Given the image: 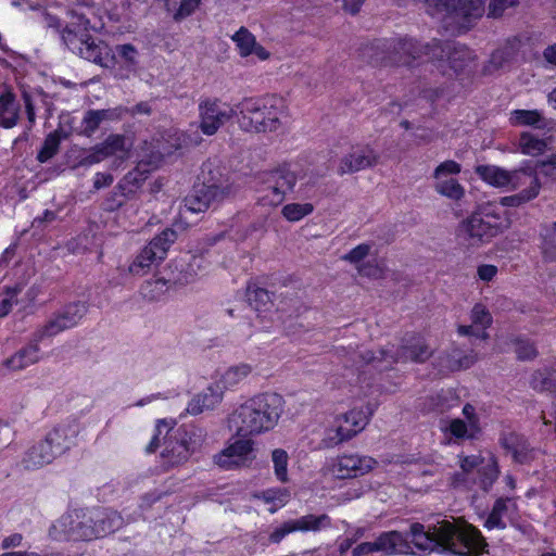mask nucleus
Instances as JSON below:
<instances>
[{
    "instance_id": "58836bf2",
    "label": "nucleus",
    "mask_w": 556,
    "mask_h": 556,
    "mask_svg": "<svg viewBox=\"0 0 556 556\" xmlns=\"http://www.w3.org/2000/svg\"><path fill=\"white\" fill-rule=\"evenodd\" d=\"M97 146L102 152V156H104V159L117 153L126 154L129 151V147L127 146V138L121 134H112L108 136L103 142Z\"/></svg>"
},
{
    "instance_id": "6e6552de",
    "label": "nucleus",
    "mask_w": 556,
    "mask_h": 556,
    "mask_svg": "<svg viewBox=\"0 0 556 556\" xmlns=\"http://www.w3.org/2000/svg\"><path fill=\"white\" fill-rule=\"evenodd\" d=\"M431 15L441 14L445 23L468 30L482 17L485 0H425Z\"/></svg>"
},
{
    "instance_id": "49530a36",
    "label": "nucleus",
    "mask_w": 556,
    "mask_h": 556,
    "mask_svg": "<svg viewBox=\"0 0 556 556\" xmlns=\"http://www.w3.org/2000/svg\"><path fill=\"white\" fill-rule=\"evenodd\" d=\"M271 460L274 463L275 475L281 482L288 481V453L282 448H276L271 453Z\"/></svg>"
},
{
    "instance_id": "603ef678",
    "label": "nucleus",
    "mask_w": 556,
    "mask_h": 556,
    "mask_svg": "<svg viewBox=\"0 0 556 556\" xmlns=\"http://www.w3.org/2000/svg\"><path fill=\"white\" fill-rule=\"evenodd\" d=\"M102 123L97 110H89L85 113L81 122V134L90 137Z\"/></svg>"
},
{
    "instance_id": "8fccbe9b",
    "label": "nucleus",
    "mask_w": 556,
    "mask_h": 556,
    "mask_svg": "<svg viewBox=\"0 0 556 556\" xmlns=\"http://www.w3.org/2000/svg\"><path fill=\"white\" fill-rule=\"evenodd\" d=\"M515 352L517 354L518 359L529 361L533 359L538 355L536 348L534 343L528 339L518 338L515 340Z\"/></svg>"
},
{
    "instance_id": "5fc2aeb1",
    "label": "nucleus",
    "mask_w": 556,
    "mask_h": 556,
    "mask_svg": "<svg viewBox=\"0 0 556 556\" xmlns=\"http://www.w3.org/2000/svg\"><path fill=\"white\" fill-rule=\"evenodd\" d=\"M538 175L556 180V152L536 165Z\"/></svg>"
},
{
    "instance_id": "a19ab883",
    "label": "nucleus",
    "mask_w": 556,
    "mask_h": 556,
    "mask_svg": "<svg viewBox=\"0 0 556 556\" xmlns=\"http://www.w3.org/2000/svg\"><path fill=\"white\" fill-rule=\"evenodd\" d=\"M518 146L523 154L536 156L546 150L547 143L531 132H522Z\"/></svg>"
},
{
    "instance_id": "ea45409f",
    "label": "nucleus",
    "mask_w": 556,
    "mask_h": 556,
    "mask_svg": "<svg viewBox=\"0 0 556 556\" xmlns=\"http://www.w3.org/2000/svg\"><path fill=\"white\" fill-rule=\"evenodd\" d=\"M252 372V366L249 364H239L229 367L220 380L217 383H220L222 387H225V390L228 388H232L244 380Z\"/></svg>"
},
{
    "instance_id": "69168bd1",
    "label": "nucleus",
    "mask_w": 556,
    "mask_h": 556,
    "mask_svg": "<svg viewBox=\"0 0 556 556\" xmlns=\"http://www.w3.org/2000/svg\"><path fill=\"white\" fill-rule=\"evenodd\" d=\"M199 4L200 0H182V3L180 4L176 15H174V18L179 21L191 15L199 7Z\"/></svg>"
},
{
    "instance_id": "e433bc0d",
    "label": "nucleus",
    "mask_w": 556,
    "mask_h": 556,
    "mask_svg": "<svg viewBox=\"0 0 556 556\" xmlns=\"http://www.w3.org/2000/svg\"><path fill=\"white\" fill-rule=\"evenodd\" d=\"M527 179H530L529 188L522 190L517 194L503 197L501 199V204L503 206H519L538 197L540 191V182L538 177L534 176L533 173L531 172V177H527Z\"/></svg>"
},
{
    "instance_id": "c756f323",
    "label": "nucleus",
    "mask_w": 556,
    "mask_h": 556,
    "mask_svg": "<svg viewBox=\"0 0 556 556\" xmlns=\"http://www.w3.org/2000/svg\"><path fill=\"white\" fill-rule=\"evenodd\" d=\"M232 40L236 42L241 56L255 54L260 60L269 58V52L256 42L255 36L245 27H241L233 36Z\"/></svg>"
},
{
    "instance_id": "2eb2a0df",
    "label": "nucleus",
    "mask_w": 556,
    "mask_h": 556,
    "mask_svg": "<svg viewBox=\"0 0 556 556\" xmlns=\"http://www.w3.org/2000/svg\"><path fill=\"white\" fill-rule=\"evenodd\" d=\"M425 46L409 38L392 39L387 42L388 62L394 65L410 66L415 60L422 55L430 58L431 51Z\"/></svg>"
},
{
    "instance_id": "c9c22d12",
    "label": "nucleus",
    "mask_w": 556,
    "mask_h": 556,
    "mask_svg": "<svg viewBox=\"0 0 556 556\" xmlns=\"http://www.w3.org/2000/svg\"><path fill=\"white\" fill-rule=\"evenodd\" d=\"M509 124L541 128L545 126V118L539 110H514L509 114Z\"/></svg>"
},
{
    "instance_id": "b1692460",
    "label": "nucleus",
    "mask_w": 556,
    "mask_h": 556,
    "mask_svg": "<svg viewBox=\"0 0 556 556\" xmlns=\"http://www.w3.org/2000/svg\"><path fill=\"white\" fill-rule=\"evenodd\" d=\"M500 444L507 453L511 454L516 463L525 464L532 458V450L528 440L519 433L504 431L500 437Z\"/></svg>"
},
{
    "instance_id": "20e7f679",
    "label": "nucleus",
    "mask_w": 556,
    "mask_h": 556,
    "mask_svg": "<svg viewBox=\"0 0 556 556\" xmlns=\"http://www.w3.org/2000/svg\"><path fill=\"white\" fill-rule=\"evenodd\" d=\"M125 525L123 516L113 509L94 507L73 509L58 519L52 529L73 541H93L105 538Z\"/></svg>"
},
{
    "instance_id": "a18cd8bd",
    "label": "nucleus",
    "mask_w": 556,
    "mask_h": 556,
    "mask_svg": "<svg viewBox=\"0 0 556 556\" xmlns=\"http://www.w3.org/2000/svg\"><path fill=\"white\" fill-rule=\"evenodd\" d=\"M314 211L311 203H290L282 207L281 214L289 222H299Z\"/></svg>"
},
{
    "instance_id": "dca6fc26",
    "label": "nucleus",
    "mask_w": 556,
    "mask_h": 556,
    "mask_svg": "<svg viewBox=\"0 0 556 556\" xmlns=\"http://www.w3.org/2000/svg\"><path fill=\"white\" fill-rule=\"evenodd\" d=\"M371 415L372 409L366 406L365 408H353L339 416L336 419V437H331L330 440L333 444H339L352 439L365 429Z\"/></svg>"
},
{
    "instance_id": "6e6d98bb",
    "label": "nucleus",
    "mask_w": 556,
    "mask_h": 556,
    "mask_svg": "<svg viewBox=\"0 0 556 556\" xmlns=\"http://www.w3.org/2000/svg\"><path fill=\"white\" fill-rule=\"evenodd\" d=\"M371 245L362 243L352 249L348 254L343 255L342 260L352 264H362L361 262L370 253Z\"/></svg>"
},
{
    "instance_id": "f03ea898",
    "label": "nucleus",
    "mask_w": 556,
    "mask_h": 556,
    "mask_svg": "<svg viewBox=\"0 0 556 556\" xmlns=\"http://www.w3.org/2000/svg\"><path fill=\"white\" fill-rule=\"evenodd\" d=\"M421 552H451L458 556H478L486 546L481 532L471 525L441 520L429 527L415 522L405 535Z\"/></svg>"
},
{
    "instance_id": "412c9836",
    "label": "nucleus",
    "mask_w": 556,
    "mask_h": 556,
    "mask_svg": "<svg viewBox=\"0 0 556 556\" xmlns=\"http://www.w3.org/2000/svg\"><path fill=\"white\" fill-rule=\"evenodd\" d=\"M203 182L200 185L216 193L222 200L233 197L237 192V186L230 180L228 174L211 162L202 166Z\"/></svg>"
},
{
    "instance_id": "37998d69",
    "label": "nucleus",
    "mask_w": 556,
    "mask_h": 556,
    "mask_svg": "<svg viewBox=\"0 0 556 556\" xmlns=\"http://www.w3.org/2000/svg\"><path fill=\"white\" fill-rule=\"evenodd\" d=\"M434 189L441 195L452 200H459L465 194L463 186L454 178L439 179L434 186Z\"/></svg>"
},
{
    "instance_id": "f3484780",
    "label": "nucleus",
    "mask_w": 556,
    "mask_h": 556,
    "mask_svg": "<svg viewBox=\"0 0 556 556\" xmlns=\"http://www.w3.org/2000/svg\"><path fill=\"white\" fill-rule=\"evenodd\" d=\"M475 172L483 181L497 188L516 189L526 184L527 177H531L530 169L520 168L508 172L495 165H478Z\"/></svg>"
},
{
    "instance_id": "052dcab7",
    "label": "nucleus",
    "mask_w": 556,
    "mask_h": 556,
    "mask_svg": "<svg viewBox=\"0 0 556 556\" xmlns=\"http://www.w3.org/2000/svg\"><path fill=\"white\" fill-rule=\"evenodd\" d=\"M460 164H458L455 161L448 160L437 166L433 173V177L435 179H440L444 175H456L460 173Z\"/></svg>"
},
{
    "instance_id": "e2e57ef3",
    "label": "nucleus",
    "mask_w": 556,
    "mask_h": 556,
    "mask_svg": "<svg viewBox=\"0 0 556 556\" xmlns=\"http://www.w3.org/2000/svg\"><path fill=\"white\" fill-rule=\"evenodd\" d=\"M541 251L545 262H556V240L544 237L541 244Z\"/></svg>"
},
{
    "instance_id": "0eeeda50",
    "label": "nucleus",
    "mask_w": 556,
    "mask_h": 556,
    "mask_svg": "<svg viewBox=\"0 0 556 556\" xmlns=\"http://www.w3.org/2000/svg\"><path fill=\"white\" fill-rule=\"evenodd\" d=\"M433 355V350L427 343L426 339L419 334H412L405 338L401 346L395 351L380 350L379 355L372 351H353L351 361L355 366H362L370 363L388 362L389 365L394 363H425Z\"/></svg>"
},
{
    "instance_id": "a211bd4d",
    "label": "nucleus",
    "mask_w": 556,
    "mask_h": 556,
    "mask_svg": "<svg viewBox=\"0 0 556 556\" xmlns=\"http://www.w3.org/2000/svg\"><path fill=\"white\" fill-rule=\"evenodd\" d=\"M427 48L431 51V60H446L455 72L463 70L472 60V51L456 42L433 40Z\"/></svg>"
},
{
    "instance_id": "423d86ee",
    "label": "nucleus",
    "mask_w": 556,
    "mask_h": 556,
    "mask_svg": "<svg viewBox=\"0 0 556 556\" xmlns=\"http://www.w3.org/2000/svg\"><path fill=\"white\" fill-rule=\"evenodd\" d=\"M77 430L72 426H59L47 433L45 439L33 444L24 454L22 465L27 470L39 469L68 451L74 444Z\"/></svg>"
},
{
    "instance_id": "5701e85b",
    "label": "nucleus",
    "mask_w": 556,
    "mask_h": 556,
    "mask_svg": "<svg viewBox=\"0 0 556 556\" xmlns=\"http://www.w3.org/2000/svg\"><path fill=\"white\" fill-rule=\"evenodd\" d=\"M76 53L85 60L102 67H110L114 60V55L111 53L109 46L102 41L97 42L91 35H89L84 42H80Z\"/></svg>"
},
{
    "instance_id": "c03bdc74",
    "label": "nucleus",
    "mask_w": 556,
    "mask_h": 556,
    "mask_svg": "<svg viewBox=\"0 0 556 556\" xmlns=\"http://www.w3.org/2000/svg\"><path fill=\"white\" fill-rule=\"evenodd\" d=\"M60 143H61V138H60V135L58 134V131L50 132L46 137V139L42 143V147L37 154V160L40 163L48 162L50 159H52L58 153Z\"/></svg>"
},
{
    "instance_id": "2f4dec72",
    "label": "nucleus",
    "mask_w": 556,
    "mask_h": 556,
    "mask_svg": "<svg viewBox=\"0 0 556 556\" xmlns=\"http://www.w3.org/2000/svg\"><path fill=\"white\" fill-rule=\"evenodd\" d=\"M200 260L197 256H191L190 262H186L184 258L174 261L169 267L174 268L177 274L173 273V277L168 279L169 282L178 285H188L193 281L197 276L195 267L199 268Z\"/></svg>"
},
{
    "instance_id": "bb28decb",
    "label": "nucleus",
    "mask_w": 556,
    "mask_h": 556,
    "mask_svg": "<svg viewBox=\"0 0 556 556\" xmlns=\"http://www.w3.org/2000/svg\"><path fill=\"white\" fill-rule=\"evenodd\" d=\"M377 552L387 555L407 554L410 549L409 541L399 531H389L381 533L375 541Z\"/></svg>"
},
{
    "instance_id": "f8f14e48",
    "label": "nucleus",
    "mask_w": 556,
    "mask_h": 556,
    "mask_svg": "<svg viewBox=\"0 0 556 556\" xmlns=\"http://www.w3.org/2000/svg\"><path fill=\"white\" fill-rule=\"evenodd\" d=\"M177 240V232L172 228L164 229L154 237L131 263L129 270L134 275H143L155 262L165 258L169 247Z\"/></svg>"
},
{
    "instance_id": "bf43d9fd",
    "label": "nucleus",
    "mask_w": 556,
    "mask_h": 556,
    "mask_svg": "<svg viewBox=\"0 0 556 556\" xmlns=\"http://www.w3.org/2000/svg\"><path fill=\"white\" fill-rule=\"evenodd\" d=\"M21 291V286H15L13 289H8L7 295L0 299V317H4L10 313L13 306V300Z\"/></svg>"
},
{
    "instance_id": "79ce46f5",
    "label": "nucleus",
    "mask_w": 556,
    "mask_h": 556,
    "mask_svg": "<svg viewBox=\"0 0 556 556\" xmlns=\"http://www.w3.org/2000/svg\"><path fill=\"white\" fill-rule=\"evenodd\" d=\"M508 498H498L495 501L493 508L484 522V527L488 529H505L506 523L503 521V516L507 511Z\"/></svg>"
},
{
    "instance_id": "338daca9",
    "label": "nucleus",
    "mask_w": 556,
    "mask_h": 556,
    "mask_svg": "<svg viewBox=\"0 0 556 556\" xmlns=\"http://www.w3.org/2000/svg\"><path fill=\"white\" fill-rule=\"evenodd\" d=\"M166 285V280L159 278L154 281H147L146 285L141 288V292L144 298H148L149 300H153L155 298L152 292L154 289H157L159 291H163V288Z\"/></svg>"
},
{
    "instance_id": "4be33fe9",
    "label": "nucleus",
    "mask_w": 556,
    "mask_h": 556,
    "mask_svg": "<svg viewBox=\"0 0 556 556\" xmlns=\"http://www.w3.org/2000/svg\"><path fill=\"white\" fill-rule=\"evenodd\" d=\"M252 451L253 442L251 440H237L233 444L215 455L214 459L219 467L231 469L245 464Z\"/></svg>"
},
{
    "instance_id": "09e8293b",
    "label": "nucleus",
    "mask_w": 556,
    "mask_h": 556,
    "mask_svg": "<svg viewBox=\"0 0 556 556\" xmlns=\"http://www.w3.org/2000/svg\"><path fill=\"white\" fill-rule=\"evenodd\" d=\"M117 56L124 62L127 70H135L137 66L138 50L131 43L118 45L115 48Z\"/></svg>"
},
{
    "instance_id": "4d7b16f0",
    "label": "nucleus",
    "mask_w": 556,
    "mask_h": 556,
    "mask_svg": "<svg viewBox=\"0 0 556 556\" xmlns=\"http://www.w3.org/2000/svg\"><path fill=\"white\" fill-rule=\"evenodd\" d=\"M531 384L533 389L539 391H551L555 389V383L553 382L551 375H546L541 371L533 375Z\"/></svg>"
},
{
    "instance_id": "f704fd0d",
    "label": "nucleus",
    "mask_w": 556,
    "mask_h": 556,
    "mask_svg": "<svg viewBox=\"0 0 556 556\" xmlns=\"http://www.w3.org/2000/svg\"><path fill=\"white\" fill-rule=\"evenodd\" d=\"M295 530L301 532H318L323 529L330 528L332 522L327 514L321 515H304L298 519H292Z\"/></svg>"
},
{
    "instance_id": "7ed1b4c3",
    "label": "nucleus",
    "mask_w": 556,
    "mask_h": 556,
    "mask_svg": "<svg viewBox=\"0 0 556 556\" xmlns=\"http://www.w3.org/2000/svg\"><path fill=\"white\" fill-rule=\"evenodd\" d=\"M285 400L275 392L258 393L240 404L229 416V428L238 437L261 434L278 424Z\"/></svg>"
},
{
    "instance_id": "864d4df0",
    "label": "nucleus",
    "mask_w": 556,
    "mask_h": 556,
    "mask_svg": "<svg viewBox=\"0 0 556 556\" xmlns=\"http://www.w3.org/2000/svg\"><path fill=\"white\" fill-rule=\"evenodd\" d=\"M518 4V0H490L488 8V17H502L504 12Z\"/></svg>"
},
{
    "instance_id": "1a4fd4ad",
    "label": "nucleus",
    "mask_w": 556,
    "mask_h": 556,
    "mask_svg": "<svg viewBox=\"0 0 556 556\" xmlns=\"http://www.w3.org/2000/svg\"><path fill=\"white\" fill-rule=\"evenodd\" d=\"M507 226V219L496 213L492 204L480 206L463 223V228L472 245L489 241Z\"/></svg>"
},
{
    "instance_id": "c85d7f7f",
    "label": "nucleus",
    "mask_w": 556,
    "mask_h": 556,
    "mask_svg": "<svg viewBox=\"0 0 556 556\" xmlns=\"http://www.w3.org/2000/svg\"><path fill=\"white\" fill-rule=\"evenodd\" d=\"M40 341L35 340V332L33 333V338L26 346L18 350L15 354L4 361V365L13 370H21L26 368L29 365L37 363L40 358L39 356V343Z\"/></svg>"
},
{
    "instance_id": "a878e982",
    "label": "nucleus",
    "mask_w": 556,
    "mask_h": 556,
    "mask_svg": "<svg viewBox=\"0 0 556 556\" xmlns=\"http://www.w3.org/2000/svg\"><path fill=\"white\" fill-rule=\"evenodd\" d=\"M223 201L216 193L200 185L193 187L192 191L184 200L185 207L192 213L205 212Z\"/></svg>"
},
{
    "instance_id": "13d9d810",
    "label": "nucleus",
    "mask_w": 556,
    "mask_h": 556,
    "mask_svg": "<svg viewBox=\"0 0 556 556\" xmlns=\"http://www.w3.org/2000/svg\"><path fill=\"white\" fill-rule=\"evenodd\" d=\"M295 531L293 520L290 519L281 523L269 534V541L275 544L280 543L286 535Z\"/></svg>"
},
{
    "instance_id": "473e14b6",
    "label": "nucleus",
    "mask_w": 556,
    "mask_h": 556,
    "mask_svg": "<svg viewBox=\"0 0 556 556\" xmlns=\"http://www.w3.org/2000/svg\"><path fill=\"white\" fill-rule=\"evenodd\" d=\"M18 119V104L12 92L7 91L0 96V125L12 128Z\"/></svg>"
},
{
    "instance_id": "774afa93",
    "label": "nucleus",
    "mask_w": 556,
    "mask_h": 556,
    "mask_svg": "<svg viewBox=\"0 0 556 556\" xmlns=\"http://www.w3.org/2000/svg\"><path fill=\"white\" fill-rule=\"evenodd\" d=\"M448 430L453 437L456 439H463L467 437L468 428L464 420L462 419H453L450 422Z\"/></svg>"
},
{
    "instance_id": "cd10ccee",
    "label": "nucleus",
    "mask_w": 556,
    "mask_h": 556,
    "mask_svg": "<svg viewBox=\"0 0 556 556\" xmlns=\"http://www.w3.org/2000/svg\"><path fill=\"white\" fill-rule=\"evenodd\" d=\"M73 17H77V22H72L66 25V27L62 30L61 37L63 42L73 51L76 52L80 46V42H84L85 39L89 36V20H87L84 15H75Z\"/></svg>"
},
{
    "instance_id": "4c0bfd02",
    "label": "nucleus",
    "mask_w": 556,
    "mask_h": 556,
    "mask_svg": "<svg viewBox=\"0 0 556 556\" xmlns=\"http://www.w3.org/2000/svg\"><path fill=\"white\" fill-rule=\"evenodd\" d=\"M247 299L250 306L257 312H267L273 306L270 293L266 289L256 286L248 287Z\"/></svg>"
},
{
    "instance_id": "9b49d317",
    "label": "nucleus",
    "mask_w": 556,
    "mask_h": 556,
    "mask_svg": "<svg viewBox=\"0 0 556 556\" xmlns=\"http://www.w3.org/2000/svg\"><path fill=\"white\" fill-rule=\"evenodd\" d=\"M88 306L85 302L77 301L66 304L35 331V340L42 341L60 332L75 327L87 314Z\"/></svg>"
},
{
    "instance_id": "3c124183",
    "label": "nucleus",
    "mask_w": 556,
    "mask_h": 556,
    "mask_svg": "<svg viewBox=\"0 0 556 556\" xmlns=\"http://www.w3.org/2000/svg\"><path fill=\"white\" fill-rule=\"evenodd\" d=\"M470 319L472 325L481 326L483 329L490 327L492 324V316L489 309L481 303H477L472 307Z\"/></svg>"
},
{
    "instance_id": "6ab92c4d",
    "label": "nucleus",
    "mask_w": 556,
    "mask_h": 556,
    "mask_svg": "<svg viewBox=\"0 0 556 556\" xmlns=\"http://www.w3.org/2000/svg\"><path fill=\"white\" fill-rule=\"evenodd\" d=\"M377 460L369 456L342 455L331 462L329 472L337 479H350L369 472Z\"/></svg>"
},
{
    "instance_id": "9d476101",
    "label": "nucleus",
    "mask_w": 556,
    "mask_h": 556,
    "mask_svg": "<svg viewBox=\"0 0 556 556\" xmlns=\"http://www.w3.org/2000/svg\"><path fill=\"white\" fill-rule=\"evenodd\" d=\"M296 179L295 173L286 165L265 173L258 189L257 203L269 207L280 205L286 194L293 190Z\"/></svg>"
},
{
    "instance_id": "aec40b11",
    "label": "nucleus",
    "mask_w": 556,
    "mask_h": 556,
    "mask_svg": "<svg viewBox=\"0 0 556 556\" xmlns=\"http://www.w3.org/2000/svg\"><path fill=\"white\" fill-rule=\"evenodd\" d=\"M379 160V153L369 144L354 146L340 160L338 174L343 176L374 167Z\"/></svg>"
},
{
    "instance_id": "39448f33",
    "label": "nucleus",
    "mask_w": 556,
    "mask_h": 556,
    "mask_svg": "<svg viewBox=\"0 0 556 556\" xmlns=\"http://www.w3.org/2000/svg\"><path fill=\"white\" fill-rule=\"evenodd\" d=\"M236 121L245 132L266 134L277 131L282 123L285 104L282 99L268 97L264 99H243L235 105Z\"/></svg>"
},
{
    "instance_id": "4468645a",
    "label": "nucleus",
    "mask_w": 556,
    "mask_h": 556,
    "mask_svg": "<svg viewBox=\"0 0 556 556\" xmlns=\"http://www.w3.org/2000/svg\"><path fill=\"white\" fill-rule=\"evenodd\" d=\"M192 435V432L179 428L166 439L161 457L167 469L179 466L189 459L194 451Z\"/></svg>"
},
{
    "instance_id": "680f3d73",
    "label": "nucleus",
    "mask_w": 556,
    "mask_h": 556,
    "mask_svg": "<svg viewBox=\"0 0 556 556\" xmlns=\"http://www.w3.org/2000/svg\"><path fill=\"white\" fill-rule=\"evenodd\" d=\"M510 59V52L506 49H497L495 50L490 58L489 68L490 70H498L504 66Z\"/></svg>"
},
{
    "instance_id": "72a5a7b5",
    "label": "nucleus",
    "mask_w": 556,
    "mask_h": 556,
    "mask_svg": "<svg viewBox=\"0 0 556 556\" xmlns=\"http://www.w3.org/2000/svg\"><path fill=\"white\" fill-rule=\"evenodd\" d=\"M127 184H132L136 187L138 186V179L132 175V173L126 175L124 179L112 190L110 197L105 200L106 211H115L124 204L127 194L132 192V189L127 190Z\"/></svg>"
},
{
    "instance_id": "7c9ffc66",
    "label": "nucleus",
    "mask_w": 556,
    "mask_h": 556,
    "mask_svg": "<svg viewBox=\"0 0 556 556\" xmlns=\"http://www.w3.org/2000/svg\"><path fill=\"white\" fill-rule=\"evenodd\" d=\"M441 365L450 371H458L470 368L477 362V354L473 351L464 353L460 349L453 346L450 352L440 356Z\"/></svg>"
},
{
    "instance_id": "ddd939ff",
    "label": "nucleus",
    "mask_w": 556,
    "mask_h": 556,
    "mask_svg": "<svg viewBox=\"0 0 556 556\" xmlns=\"http://www.w3.org/2000/svg\"><path fill=\"white\" fill-rule=\"evenodd\" d=\"M236 115L235 105L229 108L217 98H205L199 103V128L202 134L213 136Z\"/></svg>"
},
{
    "instance_id": "393cba45",
    "label": "nucleus",
    "mask_w": 556,
    "mask_h": 556,
    "mask_svg": "<svg viewBox=\"0 0 556 556\" xmlns=\"http://www.w3.org/2000/svg\"><path fill=\"white\" fill-rule=\"evenodd\" d=\"M225 387L220 383L210 384L202 393L195 395L188 404L187 410L198 415L206 409H214L223 400Z\"/></svg>"
},
{
    "instance_id": "de8ad7c7",
    "label": "nucleus",
    "mask_w": 556,
    "mask_h": 556,
    "mask_svg": "<svg viewBox=\"0 0 556 556\" xmlns=\"http://www.w3.org/2000/svg\"><path fill=\"white\" fill-rule=\"evenodd\" d=\"M289 496L290 493L285 488L268 489L255 495V497L263 500L267 504L274 503L279 506H283L288 502Z\"/></svg>"
},
{
    "instance_id": "f257e3e1",
    "label": "nucleus",
    "mask_w": 556,
    "mask_h": 556,
    "mask_svg": "<svg viewBox=\"0 0 556 556\" xmlns=\"http://www.w3.org/2000/svg\"><path fill=\"white\" fill-rule=\"evenodd\" d=\"M421 552H451L458 556H478L486 546L481 532L471 525L441 520L429 527L415 522L405 535Z\"/></svg>"
},
{
    "instance_id": "0e129e2a",
    "label": "nucleus",
    "mask_w": 556,
    "mask_h": 556,
    "mask_svg": "<svg viewBox=\"0 0 556 556\" xmlns=\"http://www.w3.org/2000/svg\"><path fill=\"white\" fill-rule=\"evenodd\" d=\"M357 271L361 276L369 278H380L381 269L376 262H366L357 265Z\"/></svg>"
}]
</instances>
